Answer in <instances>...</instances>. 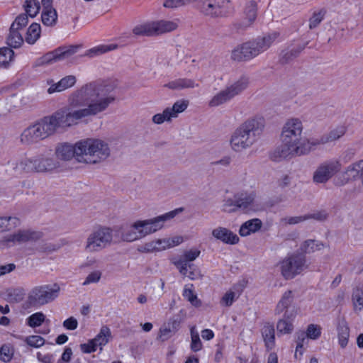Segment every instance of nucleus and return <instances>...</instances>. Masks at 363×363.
<instances>
[{"label": "nucleus", "instance_id": "obj_1", "mask_svg": "<svg viewBox=\"0 0 363 363\" xmlns=\"http://www.w3.org/2000/svg\"><path fill=\"white\" fill-rule=\"evenodd\" d=\"M115 88L111 82L86 84L72 94L67 106L26 128L20 136L21 143H37L53 135L59 128L70 127L84 118L104 111L116 99L112 94Z\"/></svg>", "mask_w": 363, "mask_h": 363}, {"label": "nucleus", "instance_id": "obj_2", "mask_svg": "<svg viewBox=\"0 0 363 363\" xmlns=\"http://www.w3.org/2000/svg\"><path fill=\"white\" fill-rule=\"evenodd\" d=\"M303 123L298 118H292L286 121L281 133V145L269 155L274 162L298 157V153L304 147L303 141Z\"/></svg>", "mask_w": 363, "mask_h": 363}, {"label": "nucleus", "instance_id": "obj_3", "mask_svg": "<svg viewBox=\"0 0 363 363\" xmlns=\"http://www.w3.org/2000/svg\"><path fill=\"white\" fill-rule=\"evenodd\" d=\"M264 127L262 118H249L233 132L230 145L235 152H242L252 146L259 138Z\"/></svg>", "mask_w": 363, "mask_h": 363}, {"label": "nucleus", "instance_id": "obj_4", "mask_svg": "<svg viewBox=\"0 0 363 363\" xmlns=\"http://www.w3.org/2000/svg\"><path fill=\"white\" fill-rule=\"evenodd\" d=\"M279 36L280 33L275 31L246 42L233 50L231 58L236 61L251 60L267 50Z\"/></svg>", "mask_w": 363, "mask_h": 363}, {"label": "nucleus", "instance_id": "obj_5", "mask_svg": "<svg viewBox=\"0 0 363 363\" xmlns=\"http://www.w3.org/2000/svg\"><path fill=\"white\" fill-rule=\"evenodd\" d=\"M78 149L82 152V162L86 164L100 163L110 155L108 145L99 139L81 140Z\"/></svg>", "mask_w": 363, "mask_h": 363}, {"label": "nucleus", "instance_id": "obj_6", "mask_svg": "<svg viewBox=\"0 0 363 363\" xmlns=\"http://www.w3.org/2000/svg\"><path fill=\"white\" fill-rule=\"evenodd\" d=\"M60 287L57 284H45L33 287L28 294L23 308H38L53 301L59 296Z\"/></svg>", "mask_w": 363, "mask_h": 363}, {"label": "nucleus", "instance_id": "obj_7", "mask_svg": "<svg viewBox=\"0 0 363 363\" xmlns=\"http://www.w3.org/2000/svg\"><path fill=\"white\" fill-rule=\"evenodd\" d=\"M112 240V230L108 227L99 226L88 235L84 245V251L89 254L98 253L110 246Z\"/></svg>", "mask_w": 363, "mask_h": 363}, {"label": "nucleus", "instance_id": "obj_8", "mask_svg": "<svg viewBox=\"0 0 363 363\" xmlns=\"http://www.w3.org/2000/svg\"><path fill=\"white\" fill-rule=\"evenodd\" d=\"M248 84V78L245 76L241 77L214 95L208 101V106L217 107L229 102L246 89Z\"/></svg>", "mask_w": 363, "mask_h": 363}, {"label": "nucleus", "instance_id": "obj_9", "mask_svg": "<svg viewBox=\"0 0 363 363\" xmlns=\"http://www.w3.org/2000/svg\"><path fill=\"white\" fill-rule=\"evenodd\" d=\"M279 268L285 279H292L307 268L306 257L299 253H293L279 262Z\"/></svg>", "mask_w": 363, "mask_h": 363}, {"label": "nucleus", "instance_id": "obj_10", "mask_svg": "<svg viewBox=\"0 0 363 363\" xmlns=\"http://www.w3.org/2000/svg\"><path fill=\"white\" fill-rule=\"evenodd\" d=\"M199 9L206 16L225 17L230 13L231 4L229 0H202Z\"/></svg>", "mask_w": 363, "mask_h": 363}, {"label": "nucleus", "instance_id": "obj_11", "mask_svg": "<svg viewBox=\"0 0 363 363\" xmlns=\"http://www.w3.org/2000/svg\"><path fill=\"white\" fill-rule=\"evenodd\" d=\"M341 168L342 164L340 160H326L320 163L313 172V181L315 184H325L338 173Z\"/></svg>", "mask_w": 363, "mask_h": 363}, {"label": "nucleus", "instance_id": "obj_12", "mask_svg": "<svg viewBox=\"0 0 363 363\" xmlns=\"http://www.w3.org/2000/svg\"><path fill=\"white\" fill-rule=\"evenodd\" d=\"M78 45H70L69 47H60L53 51L47 52L35 61L34 67H41L53 64L56 62L67 59L77 52Z\"/></svg>", "mask_w": 363, "mask_h": 363}, {"label": "nucleus", "instance_id": "obj_13", "mask_svg": "<svg viewBox=\"0 0 363 363\" xmlns=\"http://www.w3.org/2000/svg\"><path fill=\"white\" fill-rule=\"evenodd\" d=\"M175 215V211H170L151 219L137 220L135 228L140 230V235L144 238L161 229L163 227L164 223L167 220L173 218Z\"/></svg>", "mask_w": 363, "mask_h": 363}, {"label": "nucleus", "instance_id": "obj_14", "mask_svg": "<svg viewBox=\"0 0 363 363\" xmlns=\"http://www.w3.org/2000/svg\"><path fill=\"white\" fill-rule=\"evenodd\" d=\"M294 301L293 291L291 290L285 291L276 306L275 313L278 315L283 313L284 317L287 318H295L297 311L294 304Z\"/></svg>", "mask_w": 363, "mask_h": 363}, {"label": "nucleus", "instance_id": "obj_15", "mask_svg": "<svg viewBox=\"0 0 363 363\" xmlns=\"http://www.w3.org/2000/svg\"><path fill=\"white\" fill-rule=\"evenodd\" d=\"M244 15V18L233 24V28L238 33L245 30L255 22L257 15V5L255 1H251L246 4Z\"/></svg>", "mask_w": 363, "mask_h": 363}, {"label": "nucleus", "instance_id": "obj_16", "mask_svg": "<svg viewBox=\"0 0 363 363\" xmlns=\"http://www.w3.org/2000/svg\"><path fill=\"white\" fill-rule=\"evenodd\" d=\"M79 141L74 145L67 143L61 144L56 148L55 154L60 160H69L74 157L79 162H82V152L79 150Z\"/></svg>", "mask_w": 363, "mask_h": 363}, {"label": "nucleus", "instance_id": "obj_17", "mask_svg": "<svg viewBox=\"0 0 363 363\" xmlns=\"http://www.w3.org/2000/svg\"><path fill=\"white\" fill-rule=\"evenodd\" d=\"M235 198L240 211L248 213L253 210V204L256 198L255 192H239L235 194Z\"/></svg>", "mask_w": 363, "mask_h": 363}, {"label": "nucleus", "instance_id": "obj_18", "mask_svg": "<svg viewBox=\"0 0 363 363\" xmlns=\"http://www.w3.org/2000/svg\"><path fill=\"white\" fill-rule=\"evenodd\" d=\"M201 254L198 249H191L185 251L182 258L174 263L181 274H186L187 267H194V264L190 262L195 260Z\"/></svg>", "mask_w": 363, "mask_h": 363}, {"label": "nucleus", "instance_id": "obj_19", "mask_svg": "<svg viewBox=\"0 0 363 363\" xmlns=\"http://www.w3.org/2000/svg\"><path fill=\"white\" fill-rule=\"evenodd\" d=\"M181 320L179 316H173L167 323L164 324L160 330L159 337L162 341H165L174 335L180 327Z\"/></svg>", "mask_w": 363, "mask_h": 363}, {"label": "nucleus", "instance_id": "obj_20", "mask_svg": "<svg viewBox=\"0 0 363 363\" xmlns=\"http://www.w3.org/2000/svg\"><path fill=\"white\" fill-rule=\"evenodd\" d=\"M37 172L52 171L59 167V163L53 157L41 154L35 156Z\"/></svg>", "mask_w": 363, "mask_h": 363}, {"label": "nucleus", "instance_id": "obj_21", "mask_svg": "<svg viewBox=\"0 0 363 363\" xmlns=\"http://www.w3.org/2000/svg\"><path fill=\"white\" fill-rule=\"evenodd\" d=\"M13 169L16 174L37 172L35 156L30 158H23L13 164Z\"/></svg>", "mask_w": 363, "mask_h": 363}, {"label": "nucleus", "instance_id": "obj_22", "mask_svg": "<svg viewBox=\"0 0 363 363\" xmlns=\"http://www.w3.org/2000/svg\"><path fill=\"white\" fill-rule=\"evenodd\" d=\"M212 235L224 243L235 245L239 242L238 236L225 228L218 227L215 228L212 231Z\"/></svg>", "mask_w": 363, "mask_h": 363}, {"label": "nucleus", "instance_id": "obj_23", "mask_svg": "<svg viewBox=\"0 0 363 363\" xmlns=\"http://www.w3.org/2000/svg\"><path fill=\"white\" fill-rule=\"evenodd\" d=\"M337 333L339 345L342 348H345L348 344L350 328L344 318L337 319Z\"/></svg>", "mask_w": 363, "mask_h": 363}, {"label": "nucleus", "instance_id": "obj_24", "mask_svg": "<svg viewBox=\"0 0 363 363\" xmlns=\"http://www.w3.org/2000/svg\"><path fill=\"white\" fill-rule=\"evenodd\" d=\"M77 82V79L74 75H68L61 79L58 82L53 83L48 88V92L51 94L55 92H60L67 89L72 87Z\"/></svg>", "mask_w": 363, "mask_h": 363}, {"label": "nucleus", "instance_id": "obj_25", "mask_svg": "<svg viewBox=\"0 0 363 363\" xmlns=\"http://www.w3.org/2000/svg\"><path fill=\"white\" fill-rule=\"evenodd\" d=\"M199 84L196 83L192 79L189 78H179L172 80L165 84L164 87L168 88L172 90H181L184 89H194L198 87Z\"/></svg>", "mask_w": 363, "mask_h": 363}, {"label": "nucleus", "instance_id": "obj_26", "mask_svg": "<svg viewBox=\"0 0 363 363\" xmlns=\"http://www.w3.org/2000/svg\"><path fill=\"white\" fill-rule=\"evenodd\" d=\"M325 144H327V143L323 135L315 138H307L305 137L302 143L303 145H304V147L298 152V157L308 155L311 151L315 149L317 146Z\"/></svg>", "mask_w": 363, "mask_h": 363}, {"label": "nucleus", "instance_id": "obj_27", "mask_svg": "<svg viewBox=\"0 0 363 363\" xmlns=\"http://www.w3.org/2000/svg\"><path fill=\"white\" fill-rule=\"evenodd\" d=\"M325 247V244L315 239H308L303 241L299 247V254H311L316 251H320Z\"/></svg>", "mask_w": 363, "mask_h": 363}, {"label": "nucleus", "instance_id": "obj_28", "mask_svg": "<svg viewBox=\"0 0 363 363\" xmlns=\"http://www.w3.org/2000/svg\"><path fill=\"white\" fill-rule=\"evenodd\" d=\"M12 245L16 243H23L38 238L37 233L27 230H20L16 233L9 235Z\"/></svg>", "mask_w": 363, "mask_h": 363}, {"label": "nucleus", "instance_id": "obj_29", "mask_svg": "<svg viewBox=\"0 0 363 363\" xmlns=\"http://www.w3.org/2000/svg\"><path fill=\"white\" fill-rule=\"evenodd\" d=\"M262 227V221L258 218H254L244 223L240 228L239 233L241 236H247L251 233H255Z\"/></svg>", "mask_w": 363, "mask_h": 363}, {"label": "nucleus", "instance_id": "obj_30", "mask_svg": "<svg viewBox=\"0 0 363 363\" xmlns=\"http://www.w3.org/2000/svg\"><path fill=\"white\" fill-rule=\"evenodd\" d=\"M262 335L267 348L268 350H272L274 347L275 342L274 325L270 323L265 324L262 329Z\"/></svg>", "mask_w": 363, "mask_h": 363}, {"label": "nucleus", "instance_id": "obj_31", "mask_svg": "<svg viewBox=\"0 0 363 363\" xmlns=\"http://www.w3.org/2000/svg\"><path fill=\"white\" fill-rule=\"evenodd\" d=\"M244 286L242 284L235 285L233 289L237 291V293L229 291L226 292L220 300V304L224 306H230L233 302L239 297L242 291Z\"/></svg>", "mask_w": 363, "mask_h": 363}, {"label": "nucleus", "instance_id": "obj_32", "mask_svg": "<svg viewBox=\"0 0 363 363\" xmlns=\"http://www.w3.org/2000/svg\"><path fill=\"white\" fill-rule=\"evenodd\" d=\"M133 33L136 36L155 35L153 21L135 26L133 29Z\"/></svg>", "mask_w": 363, "mask_h": 363}, {"label": "nucleus", "instance_id": "obj_33", "mask_svg": "<svg viewBox=\"0 0 363 363\" xmlns=\"http://www.w3.org/2000/svg\"><path fill=\"white\" fill-rule=\"evenodd\" d=\"M25 295L26 291L23 287L10 288L6 291V300L9 303H19Z\"/></svg>", "mask_w": 363, "mask_h": 363}, {"label": "nucleus", "instance_id": "obj_34", "mask_svg": "<svg viewBox=\"0 0 363 363\" xmlns=\"http://www.w3.org/2000/svg\"><path fill=\"white\" fill-rule=\"evenodd\" d=\"M155 33V35L166 33L170 32L175 30L177 27V23L173 21H153Z\"/></svg>", "mask_w": 363, "mask_h": 363}, {"label": "nucleus", "instance_id": "obj_35", "mask_svg": "<svg viewBox=\"0 0 363 363\" xmlns=\"http://www.w3.org/2000/svg\"><path fill=\"white\" fill-rule=\"evenodd\" d=\"M327 10L325 8L319 9L313 12L311 16L308 19L309 29L316 28L325 18Z\"/></svg>", "mask_w": 363, "mask_h": 363}, {"label": "nucleus", "instance_id": "obj_36", "mask_svg": "<svg viewBox=\"0 0 363 363\" xmlns=\"http://www.w3.org/2000/svg\"><path fill=\"white\" fill-rule=\"evenodd\" d=\"M111 335L109 328L105 325L101 327L99 333L93 340L97 347H100V349L102 350V347L108 342Z\"/></svg>", "mask_w": 363, "mask_h": 363}, {"label": "nucleus", "instance_id": "obj_37", "mask_svg": "<svg viewBox=\"0 0 363 363\" xmlns=\"http://www.w3.org/2000/svg\"><path fill=\"white\" fill-rule=\"evenodd\" d=\"M40 26L37 23H32L26 33V41L30 45L34 44L40 36Z\"/></svg>", "mask_w": 363, "mask_h": 363}, {"label": "nucleus", "instance_id": "obj_38", "mask_svg": "<svg viewBox=\"0 0 363 363\" xmlns=\"http://www.w3.org/2000/svg\"><path fill=\"white\" fill-rule=\"evenodd\" d=\"M18 30V29L13 30L12 27L10 28L9 34L7 38V44L11 48H18L23 43V38Z\"/></svg>", "mask_w": 363, "mask_h": 363}, {"label": "nucleus", "instance_id": "obj_39", "mask_svg": "<svg viewBox=\"0 0 363 363\" xmlns=\"http://www.w3.org/2000/svg\"><path fill=\"white\" fill-rule=\"evenodd\" d=\"M346 133V127L345 126H338L330 132L323 134L325 140L328 143H333L337 140H339L341 137H342Z\"/></svg>", "mask_w": 363, "mask_h": 363}, {"label": "nucleus", "instance_id": "obj_40", "mask_svg": "<svg viewBox=\"0 0 363 363\" xmlns=\"http://www.w3.org/2000/svg\"><path fill=\"white\" fill-rule=\"evenodd\" d=\"M294 318H287L284 317V314H283V318L277 322V331L282 334H289L294 330L293 320Z\"/></svg>", "mask_w": 363, "mask_h": 363}, {"label": "nucleus", "instance_id": "obj_41", "mask_svg": "<svg viewBox=\"0 0 363 363\" xmlns=\"http://www.w3.org/2000/svg\"><path fill=\"white\" fill-rule=\"evenodd\" d=\"M42 22L44 25L48 26H54L57 19V14L54 9H44L42 16Z\"/></svg>", "mask_w": 363, "mask_h": 363}, {"label": "nucleus", "instance_id": "obj_42", "mask_svg": "<svg viewBox=\"0 0 363 363\" xmlns=\"http://www.w3.org/2000/svg\"><path fill=\"white\" fill-rule=\"evenodd\" d=\"M19 224V220L16 217H0V233L10 230Z\"/></svg>", "mask_w": 363, "mask_h": 363}, {"label": "nucleus", "instance_id": "obj_43", "mask_svg": "<svg viewBox=\"0 0 363 363\" xmlns=\"http://www.w3.org/2000/svg\"><path fill=\"white\" fill-rule=\"evenodd\" d=\"M189 101L186 100L177 101L172 106V107L166 108L169 114L172 115V118H177L178 114L184 111L188 107Z\"/></svg>", "mask_w": 363, "mask_h": 363}, {"label": "nucleus", "instance_id": "obj_44", "mask_svg": "<svg viewBox=\"0 0 363 363\" xmlns=\"http://www.w3.org/2000/svg\"><path fill=\"white\" fill-rule=\"evenodd\" d=\"M296 347L294 357L297 358L298 354H299V356H301L303 354V347L305 343H308L309 338H308L307 335H306V333L303 331L296 333Z\"/></svg>", "mask_w": 363, "mask_h": 363}, {"label": "nucleus", "instance_id": "obj_45", "mask_svg": "<svg viewBox=\"0 0 363 363\" xmlns=\"http://www.w3.org/2000/svg\"><path fill=\"white\" fill-rule=\"evenodd\" d=\"M135 225L136 221L131 225L130 229L123 233L122 238L124 241L133 242L134 240L143 238L142 236L140 235V230L136 229Z\"/></svg>", "mask_w": 363, "mask_h": 363}, {"label": "nucleus", "instance_id": "obj_46", "mask_svg": "<svg viewBox=\"0 0 363 363\" xmlns=\"http://www.w3.org/2000/svg\"><path fill=\"white\" fill-rule=\"evenodd\" d=\"M14 354V349L10 344H4L0 347V360L4 362H9Z\"/></svg>", "mask_w": 363, "mask_h": 363}, {"label": "nucleus", "instance_id": "obj_47", "mask_svg": "<svg viewBox=\"0 0 363 363\" xmlns=\"http://www.w3.org/2000/svg\"><path fill=\"white\" fill-rule=\"evenodd\" d=\"M14 52L9 48L0 49V66L6 67L13 59Z\"/></svg>", "mask_w": 363, "mask_h": 363}, {"label": "nucleus", "instance_id": "obj_48", "mask_svg": "<svg viewBox=\"0 0 363 363\" xmlns=\"http://www.w3.org/2000/svg\"><path fill=\"white\" fill-rule=\"evenodd\" d=\"M45 315L42 312H37L30 315L26 319V323L31 328H36L42 325L45 321Z\"/></svg>", "mask_w": 363, "mask_h": 363}, {"label": "nucleus", "instance_id": "obj_49", "mask_svg": "<svg viewBox=\"0 0 363 363\" xmlns=\"http://www.w3.org/2000/svg\"><path fill=\"white\" fill-rule=\"evenodd\" d=\"M26 14L31 18L35 17L40 10V4L36 0H26L24 4Z\"/></svg>", "mask_w": 363, "mask_h": 363}, {"label": "nucleus", "instance_id": "obj_50", "mask_svg": "<svg viewBox=\"0 0 363 363\" xmlns=\"http://www.w3.org/2000/svg\"><path fill=\"white\" fill-rule=\"evenodd\" d=\"M116 48V45H99L87 50L85 55L89 57H94L112 50Z\"/></svg>", "mask_w": 363, "mask_h": 363}, {"label": "nucleus", "instance_id": "obj_51", "mask_svg": "<svg viewBox=\"0 0 363 363\" xmlns=\"http://www.w3.org/2000/svg\"><path fill=\"white\" fill-rule=\"evenodd\" d=\"M307 43L298 45L296 47L286 51L283 55L284 62H288L296 57L305 49Z\"/></svg>", "mask_w": 363, "mask_h": 363}, {"label": "nucleus", "instance_id": "obj_52", "mask_svg": "<svg viewBox=\"0 0 363 363\" xmlns=\"http://www.w3.org/2000/svg\"><path fill=\"white\" fill-rule=\"evenodd\" d=\"M236 202L237 201L235 196L233 199L228 198L225 199L223 204V211L230 213L240 211L238 206H237L238 203H236Z\"/></svg>", "mask_w": 363, "mask_h": 363}, {"label": "nucleus", "instance_id": "obj_53", "mask_svg": "<svg viewBox=\"0 0 363 363\" xmlns=\"http://www.w3.org/2000/svg\"><path fill=\"white\" fill-rule=\"evenodd\" d=\"M306 335L308 338L312 340H317L321 335L320 326L315 324H310L308 325Z\"/></svg>", "mask_w": 363, "mask_h": 363}, {"label": "nucleus", "instance_id": "obj_54", "mask_svg": "<svg viewBox=\"0 0 363 363\" xmlns=\"http://www.w3.org/2000/svg\"><path fill=\"white\" fill-rule=\"evenodd\" d=\"M165 108L162 113H157L152 116V121L155 124H162L164 122H169L172 120V115Z\"/></svg>", "mask_w": 363, "mask_h": 363}, {"label": "nucleus", "instance_id": "obj_55", "mask_svg": "<svg viewBox=\"0 0 363 363\" xmlns=\"http://www.w3.org/2000/svg\"><path fill=\"white\" fill-rule=\"evenodd\" d=\"M191 350L194 352H198L202 348V342L200 340L199 335L197 333H194V328L191 329Z\"/></svg>", "mask_w": 363, "mask_h": 363}, {"label": "nucleus", "instance_id": "obj_56", "mask_svg": "<svg viewBox=\"0 0 363 363\" xmlns=\"http://www.w3.org/2000/svg\"><path fill=\"white\" fill-rule=\"evenodd\" d=\"M138 250L140 252H152L154 251H161V247H158L157 240H152L140 246Z\"/></svg>", "mask_w": 363, "mask_h": 363}, {"label": "nucleus", "instance_id": "obj_57", "mask_svg": "<svg viewBox=\"0 0 363 363\" xmlns=\"http://www.w3.org/2000/svg\"><path fill=\"white\" fill-rule=\"evenodd\" d=\"M28 22V15L26 14H21L18 16L16 17L13 23L11 24V27H12V29H22L23 27H25Z\"/></svg>", "mask_w": 363, "mask_h": 363}, {"label": "nucleus", "instance_id": "obj_58", "mask_svg": "<svg viewBox=\"0 0 363 363\" xmlns=\"http://www.w3.org/2000/svg\"><path fill=\"white\" fill-rule=\"evenodd\" d=\"M26 342L30 347L38 348L45 344V340L39 335H30L26 337Z\"/></svg>", "mask_w": 363, "mask_h": 363}, {"label": "nucleus", "instance_id": "obj_59", "mask_svg": "<svg viewBox=\"0 0 363 363\" xmlns=\"http://www.w3.org/2000/svg\"><path fill=\"white\" fill-rule=\"evenodd\" d=\"M352 299L355 306H359V309L363 307V289L362 288H357L354 290Z\"/></svg>", "mask_w": 363, "mask_h": 363}, {"label": "nucleus", "instance_id": "obj_60", "mask_svg": "<svg viewBox=\"0 0 363 363\" xmlns=\"http://www.w3.org/2000/svg\"><path fill=\"white\" fill-rule=\"evenodd\" d=\"M101 272L99 270L91 272L89 274H88L86 279L82 283V285L86 286L91 284L98 283L101 279Z\"/></svg>", "mask_w": 363, "mask_h": 363}, {"label": "nucleus", "instance_id": "obj_61", "mask_svg": "<svg viewBox=\"0 0 363 363\" xmlns=\"http://www.w3.org/2000/svg\"><path fill=\"white\" fill-rule=\"evenodd\" d=\"M307 220L315 219L318 221H324L328 217V214L325 211H320L313 213L306 214Z\"/></svg>", "mask_w": 363, "mask_h": 363}, {"label": "nucleus", "instance_id": "obj_62", "mask_svg": "<svg viewBox=\"0 0 363 363\" xmlns=\"http://www.w3.org/2000/svg\"><path fill=\"white\" fill-rule=\"evenodd\" d=\"M80 347L84 353H91L97 349V346L93 339L90 340L87 343L82 344Z\"/></svg>", "mask_w": 363, "mask_h": 363}, {"label": "nucleus", "instance_id": "obj_63", "mask_svg": "<svg viewBox=\"0 0 363 363\" xmlns=\"http://www.w3.org/2000/svg\"><path fill=\"white\" fill-rule=\"evenodd\" d=\"M283 220L289 225H295L299 223L307 220V216H292V217H286L283 219Z\"/></svg>", "mask_w": 363, "mask_h": 363}, {"label": "nucleus", "instance_id": "obj_64", "mask_svg": "<svg viewBox=\"0 0 363 363\" xmlns=\"http://www.w3.org/2000/svg\"><path fill=\"white\" fill-rule=\"evenodd\" d=\"M183 296L186 298L192 305L196 306L197 301L196 296L194 294L192 289L184 288L183 291Z\"/></svg>", "mask_w": 363, "mask_h": 363}]
</instances>
